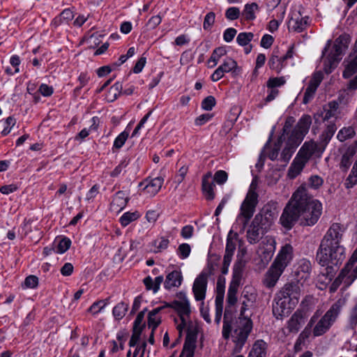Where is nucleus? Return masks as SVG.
Returning <instances> with one entry per match:
<instances>
[{
  "instance_id": "f257e3e1",
  "label": "nucleus",
  "mask_w": 357,
  "mask_h": 357,
  "mask_svg": "<svg viewBox=\"0 0 357 357\" xmlns=\"http://www.w3.org/2000/svg\"><path fill=\"white\" fill-rule=\"evenodd\" d=\"M344 228L339 223H333L321 241L316 259L326 266V275L331 279L345 259V249L340 245Z\"/></svg>"
},
{
  "instance_id": "f03ea898",
  "label": "nucleus",
  "mask_w": 357,
  "mask_h": 357,
  "mask_svg": "<svg viewBox=\"0 0 357 357\" xmlns=\"http://www.w3.org/2000/svg\"><path fill=\"white\" fill-rule=\"evenodd\" d=\"M243 267L244 262L241 259H238L234 265L233 278L227 291V305L223 319L222 337L225 340H228L230 337L233 330V307L237 302L236 294L242 277Z\"/></svg>"
},
{
  "instance_id": "7ed1b4c3",
  "label": "nucleus",
  "mask_w": 357,
  "mask_h": 357,
  "mask_svg": "<svg viewBox=\"0 0 357 357\" xmlns=\"http://www.w3.org/2000/svg\"><path fill=\"white\" fill-rule=\"evenodd\" d=\"M255 301V296L253 294H245L243 296L240 316L233 323V333H231L232 340L235 343L234 351L236 353L241 351L252 329V320L244 314L250 307L252 306Z\"/></svg>"
},
{
  "instance_id": "20e7f679",
  "label": "nucleus",
  "mask_w": 357,
  "mask_h": 357,
  "mask_svg": "<svg viewBox=\"0 0 357 357\" xmlns=\"http://www.w3.org/2000/svg\"><path fill=\"white\" fill-rule=\"evenodd\" d=\"M298 206L300 212L301 225L312 226L319 219L322 213V204L308 193L306 184L301 185L296 190Z\"/></svg>"
},
{
  "instance_id": "39448f33",
  "label": "nucleus",
  "mask_w": 357,
  "mask_h": 357,
  "mask_svg": "<svg viewBox=\"0 0 357 357\" xmlns=\"http://www.w3.org/2000/svg\"><path fill=\"white\" fill-rule=\"evenodd\" d=\"M300 296V288L296 284H286L275 295L273 304V316L277 319L287 316L298 303Z\"/></svg>"
},
{
  "instance_id": "423d86ee",
  "label": "nucleus",
  "mask_w": 357,
  "mask_h": 357,
  "mask_svg": "<svg viewBox=\"0 0 357 357\" xmlns=\"http://www.w3.org/2000/svg\"><path fill=\"white\" fill-rule=\"evenodd\" d=\"M351 42V36L349 34L344 33L339 36L334 42L331 52L326 57H324L326 52L330 45L329 42L322 52V59H324V70L326 73L328 74L342 59V56L348 48Z\"/></svg>"
},
{
  "instance_id": "0eeeda50",
  "label": "nucleus",
  "mask_w": 357,
  "mask_h": 357,
  "mask_svg": "<svg viewBox=\"0 0 357 357\" xmlns=\"http://www.w3.org/2000/svg\"><path fill=\"white\" fill-rule=\"evenodd\" d=\"M257 181L256 179H253L248 192L243 201L241 208L240 213L236 218V222H239L241 224L240 232H243L246 228V226L253 216L255 211L256 206L258 204L259 195L257 192Z\"/></svg>"
},
{
  "instance_id": "6e6552de",
  "label": "nucleus",
  "mask_w": 357,
  "mask_h": 357,
  "mask_svg": "<svg viewBox=\"0 0 357 357\" xmlns=\"http://www.w3.org/2000/svg\"><path fill=\"white\" fill-rule=\"evenodd\" d=\"M343 302L340 299L334 303L324 315L317 322L312 329L314 337L323 335L336 321L342 310Z\"/></svg>"
},
{
  "instance_id": "1a4fd4ad",
  "label": "nucleus",
  "mask_w": 357,
  "mask_h": 357,
  "mask_svg": "<svg viewBox=\"0 0 357 357\" xmlns=\"http://www.w3.org/2000/svg\"><path fill=\"white\" fill-rule=\"evenodd\" d=\"M296 191L284 206L280 218V223L287 230L291 229L298 221L301 222Z\"/></svg>"
},
{
  "instance_id": "9d476101",
  "label": "nucleus",
  "mask_w": 357,
  "mask_h": 357,
  "mask_svg": "<svg viewBox=\"0 0 357 357\" xmlns=\"http://www.w3.org/2000/svg\"><path fill=\"white\" fill-rule=\"evenodd\" d=\"M277 215V203L270 202L260 209L259 213L253 218L252 221L268 231L273 225Z\"/></svg>"
},
{
  "instance_id": "9b49d317",
  "label": "nucleus",
  "mask_w": 357,
  "mask_h": 357,
  "mask_svg": "<svg viewBox=\"0 0 357 357\" xmlns=\"http://www.w3.org/2000/svg\"><path fill=\"white\" fill-rule=\"evenodd\" d=\"M181 301H174L169 303H165V307H171L174 309L178 314L181 324L178 325V330L181 332L186 325V317L190 314L191 310L190 302L185 294L180 293Z\"/></svg>"
},
{
  "instance_id": "f8f14e48",
  "label": "nucleus",
  "mask_w": 357,
  "mask_h": 357,
  "mask_svg": "<svg viewBox=\"0 0 357 357\" xmlns=\"http://www.w3.org/2000/svg\"><path fill=\"white\" fill-rule=\"evenodd\" d=\"M294 49V46L292 45L289 47L285 54L281 55L280 49L278 47L275 48L268 61L269 68L277 73H280L285 66V61L293 57Z\"/></svg>"
},
{
  "instance_id": "ddd939ff",
  "label": "nucleus",
  "mask_w": 357,
  "mask_h": 357,
  "mask_svg": "<svg viewBox=\"0 0 357 357\" xmlns=\"http://www.w3.org/2000/svg\"><path fill=\"white\" fill-rule=\"evenodd\" d=\"M241 68L238 66L236 61L231 57H227L223 63L211 75V80L218 82L224 77L225 73L231 72L234 76L241 73Z\"/></svg>"
},
{
  "instance_id": "4468645a",
  "label": "nucleus",
  "mask_w": 357,
  "mask_h": 357,
  "mask_svg": "<svg viewBox=\"0 0 357 357\" xmlns=\"http://www.w3.org/2000/svg\"><path fill=\"white\" fill-rule=\"evenodd\" d=\"M311 124V116L303 115L299 119L295 128L291 130L289 137L301 143L304 136L308 132Z\"/></svg>"
},
{
  "instance_id": "2eb2a0df",
  "label": "nucleus",
  "mask_w": 357,
  "mask_h": 357,
  "mask_svg": "<svg viewBox=\"0 0 357 357\" xmlns=\"http://www.w3.org/2000/svg\"><path fill=\"white\" fill-rule=\"evenodd\" d=\"M164 178L158 176L154 178H146L139 183V187L142 188V191L149 197H154L161 189Z\"/></svg>"
},
{
  "instance_id": "dca6fc26",
  "label": "nucleus",
  "mask_w": 357,
  "mask_h": 357,
  "mask_svg": "<svg viewBox=\"0 0 357 357\" xmlns=\"http://www.w3.org/2000/svg\"><path fill=\"white\" fill-rule=\"evenodd\" d=\"M208 284V274L204 271L195 280L192 291L196 301L203 302L206 296V291Z\"/></svg>"
},
{
  "instance_id": "f3484780",
  "label": "nucleus",
  "mask_w": 357,
  "mask_h": 357,
  "mask_svg": "<svg viewBox=\"0 0 357 357\" xmlns=\"http://www.w3.org/2000/svg\"><path fill=\"white\" fill-rule=\"evenodd\" d=\"M293 257V248L289 244H286L282 247L278 256L275 259L272 265L284 271L285 268L288 266Z\"/></svg>"
},
{
  "instance_id": "a211bd4d",
  "label": "nucleus",
  "mask_w": 357,
  "mask_h": 357,
  "mask_svg": "<svg viewBox=\"0 0 357 357\" xmlns=\"http://www.w3.org/2000/svg\"><path fill=\"white\" fill-rule=\"evenodd\" d=\"M305 312L302 310H297L290 317L287 324V328L289 333H296L305 323Z\"/></svg>"
},
{
  "instance_id": "6ab92c4d",
  "label": "nucleus",
  "mask_w": 357,
  "mask_h": 357,
  "mask_svg": "<svg viewBox=\"0 0 357 357\" xmlns=\"http://www.w3.org/2000/svg\"><path fill=\"white\" fill-rule=\"evenodd\" d=\"M235 250L236 243L229 234L227 238L225 253L223 257L222 266L221 268V272L224 275H226L228 273L229 267Z\"/></svg>"
},
{
  "instance_id": "aec40b11",
  "label": "nucleus",
  "mask_w": 357,
  "mask_h": 357,
  "mask_svg": "<svg viewBox=\"0 0 357 357\" xmlns=\"http://www.w3.org/2000/svg\"><path fill=\"white\" fill-rule=\"evenodd\" d=\"M266 232L267 231L252 221L246 232L248 242L250 244L257 243Z\"/></svg>"
},
{
  "instance_id": "412c9836",
  "label": "nucleus",
  "mask_w": 357,
  "mask_h": 357,
  "mask_svg": "<svg viewBox=\"0 0 357 357\" xmlns=\"http://www.w3.org/2000/svg\"><path fill=\"white\" fill-rule=\"evenodd\" d=\"M307 17H303L300 13H294L289 20L288 27L296 32L301 33L307 28Z\"/></svg>"
},
{
  "instance_id": "4be33fe9",
  "label": "nucleus",
  "mask_w": 357,
  "mask_h": 357,
  "mask_svg": "<svg viewBox=\"0 0 357 357\" xmlns=\"http://www.w3.org/2000/svg\"><path fill=\"white\" fill-rule=\"evenodd\" d=\"M317 151L320 152L319 145L317 143L314 142H306L300 149L297 156L307 162Z\"/></svg>"
},
{
  "instance_id": "5701e85b",
  "label": "nucleus",
  "mask_w": 357,
  "mask_h": 357,
  "mask_svg": "<svg viewBox=\"0 0 357 357\" xmlns=\"http://www.w3.org/2000/svg\"><path fill=\"white\" fill-rule=\"evenodd\" d=\"M283 272L280 268H277L271 264L264 279L265 287L269 289L275 287Z\"/></svg>"
},
{
  "instance_id": "b1692460",
  "label": "nucleus",
  "mask_w": 357,
  "mask_h": 357,
  "mask_svg": "<svg viewBox=\"0 0 357 357\" xmlns=\"http://www.w3.org/2000/svg\"><path fill=\"white\" fill-rule=\"evenodd\" d=\"M299 144L300 142L289 137L286 146L282 150L279 160L284 163H287Z\"/></svg>"
},
{
  "instance_id": "393cba45",
  "label": "nucleus",
  "mask_w": 357,
  "mask_h": 357,
  "mask_svg": "<svg viewBox=\"0 0 357 357\" xmlns=\"http://www.w3.org/2000/svg\"><path fill=\"white\" fill-rule=\"evenodd\" d=\"M183 281L181 272L179 271H173L168 273L164 282V287L166 289H171L173 287H178Z\"/></svg>"
},
{
  "instance_id": "a878e982",
  "label": "nucleus",
  "mask_w": 357,
  "mask_h": 357,
  "mask_svg": "<svg viewBox=\"0 0 357 357\" xmlns=\"http://www.w3.org/2000/svg\"><path fill=\"white\" fill-rule=\"evenodd\" d=\"M211 173L208 172L203 176L202 181V191L206 198L208 200H213L215 198V192L213 191L215 185L213 182L211 181Z\"/></svg>"
},
{
  "instance_id": "bb28decb",
  "label": "nucleus",
  "mask_w": 357,
  "mask_h": 357,
  "mask_svg": "<svg viewBox=\"0 0 357 357\" xmlns=\"http://www.w3.org/2000/svg\"><path fill=\"white\" fill-rule=\"evenodd\" d=\"M311 270L310 261L305 259H301L296 271L298 280L306 281L310 278Z\"/></svg>"
},
{
  "instance_id": "cd10ccee",
  "label": "nucleus",
  "mask_w": 357,
  "mask_h": 357,
  "mask_svg": "<svg viewBox=\"0 0 357 357\" xmlns=\"http://www.w3.org/2000/svg\"><path fill=\"white\" fill-rule=\"evenodd\" d=\"M267 344L263 340H257L248 354L249 357H266Z\"/></svg>"
},
{
  "instance_id": "c85d7f7f",
  "label": "nucleus",
  "mask_w": 357,
  "mask_h": 357,
  "mask_svg": "<svg viewBox=\"0 0 357 357\" xmlns=\"http://www.w3.org/2000/svg\"><path fill=\"white\" fill-rule=\"evenodd\" d=\"M339 104L336 101H331L324 107V111L321 116L324 121H328L332 118H335L338 114Z\"/></svg>"
},
{
  "instance_id": "c756f323",
  "label": "nucleus",
  "mask_w": 357,
  "mask_h": 357,
  "mask_svg": "<svg viewBox=\"0 0 357 357\" xmlns=\"http://www.w3.org/2000/svg\"><path fill=\"white\" fill-rule=\"evenodd\" d=\"M307 162L296 156L288 170V176L290 178H296L303 169Z\"/></svg>"
},
{
  "instance_id": "7c9ffc66",
  "label": "nucleus",
  "mask_w": 357,
  "mask_h": 357,
  "mask_svg": "<svg viewBox=\"0 0 357 357\" xmlns=\"http://www.w3.org/2000/svg\"><path fill=\"white\" fill-rule=\"evenodd\" d=\"M129 198L123 191L117 192L112 200V206L119 211H121L128 202Z\"/></svg>"
},
{
  "instance_id": "2f4dec72",
  "label": "nucleus",
  "mask_w": 357,
  "mask_h": 357,
  "mask_svg": "<svg viewBox=\"0 0 357 357\" xmlns=\"http://www.w3.org/2000/svg\"><path fill=\"white\" fill-rule=\"evenodd\" d=\"M355 154L356 149L354 147L349 146L347 149L342 156L340 165V169L342 171H347L349 169Z\"/></svg>"
},
{
  "instance_id": "473e14b6",
  "label": "nucleus",
  "mask_w": 357,
  "mask_h": 357,
  "mask_svg": "<svg viewBox=\"0 0 357 357\" xmlns=\"http://www.w3.org/2000/svg\"><path fill=\"white\" fill-rule=\"evenodd\" d=\"M259 11V7L257 3H247L244 6L242 16L247 21H252L256 18L255 13Z\"/></svg>"
},
{
  "instance_id": "72a5a7b5",
  "label": "nucleus",
  "mask_w": 357,
  "mask_h": 357,
  "mask_svg": "<svg viewBox=\"0 0 357 357\" xmlns=\"http://www.w3.org/2000/svg\"><path fill=\"white\" fill-rule=\"evenodd\" d=\"M195 347V340L187 337L179 357H194Z\"/></svg>"
},
{
  "instance_id": "f704fd0d",
  "label": "nucleus",
  "mask_w": 357,
  "mask_h": 357,
  "mask_svg": "<svg viewBox=\"0 0 357 357\" xmlns=\"http://www.w3.org/2000/svg\"><path fill=\"white\" fill-rule=\"evenodd\" d=\"M163 281L164 278L162 275L156 277L154 280L150 276H148L144 279V284L148 290L153 289V292L156 293Z\"/></svg>"
},
{
  "instance_id": "c9c22d12",
  "label": "nucleus",
  "mask_w": 357,
  "mask_h": 357,
  "mask_svg": "<svg viewBox=\"0 0 357 357\" xmlns=\"http://www.w3.org/2000/svg\"><path fill=\"white\" fill-rule=\"evenodd\" d=\"M164 308H165V306H160L153 309L149 313L148 325L150 328H152L153 331H155L160 323V319L156 317V315Z\"/></svg>"
},
{
  "instance_id": "e433bc0d",
  "label": "nucleus",
  "mask_w": 357,
  "mask_h": 357,
  "mask_svg": "<svg viewBox=\"0 0 357 357\" xmlns=\"http://www.w3.org/2000/svg\"><path fill=\"white\" fill-rule=\"evenodd\" d=\"M353 55L354 58L347 65L342 73V76L345 79L349 78L357 72V52Z\"/></svg>"
},
{
  "instance_id": "4c0bfd02",
  "label": "nucleus",
  "mask_w": 357,
  "mask_h": 357,
  "mask_svg": "<svg viewBox=\"0 0 357 357\" xmlns=\"http://www.w3.org/2000/svg\"><path fill=\"white\" fill-rule=\"evenodd\" d=\"M357 184V159L355 162L350 174L346 178L344 186L347 189L352 188Z\"/></svg>"
},
{
  "instance_id": "58836bf2",
  "label": "nucleus",
  "mask_w": 357,
  "mask_h": 357,
  "mask_svg": "<svg viewBox=\"0 0 357 357\" xmlns=\"http://www.w3.org/2000/svg\"><path fill=\"white\" fill-rule=\"evenodd\" d=\"M128 309V304L124 302L119 303L114 306L112 310V314L114 318L117 320H121L126 315Z\"/></svg>"
},
{
  "instance_id": "ea45409f",
  "label": "nucleus",
  "mask_w": 357,
  "mask_h": 357,
  "mask_svg": "<svg viewBox=\"0 0 357 357\" xmlns=\"http://www.w3.org/2000/svg\"><path fill=\"white\" fill-rule=\"evenodd\" d=\"M226 54H227V50L225 47H219L215 48L213 51V53L208 61V63H210L211 62L213 63V64L212 66H211L210 67L213 68V67L217 65L218 61L220 59V58L222 57L223 56L226 55Z\"/></svg>"
},
{
  "instance_id": "a19ab883",
  "label": "nucleus",
  "mask_w": 357,
  "mask_h": 357,
  "mask_svg": "<svg viewBox=\"0 0 357 357\" xmlns=\"http://www.w3.org/2000/svg\"><path fill=\"white\" fill-rule=\"evenodd\" d=\"M139 218L138 212H126L122 215L119 221L123 227L128 226L132 222L137 220Z\"/></svg>"
},
{
  "instance_id": "79ce46f5",
  "label": "nucleus",
  "mask_w": 357,
  "mask_h": 357,
  "mask_svg": "<svg viewBox=\"0 0 357 357\" xmlns=\"http://www.w3.org/2000/svg\"><path fill=\"white\" fill-rule=\"evenodd\" d=\"M355 135V130L354 128L344 127L342 128L337 135V138L340 142H344L348 139L354 137Z\"/></svg>"
},
{
  "instance_id": "37998d69",
  "label": "nucleus",
  "mask_w": 357,
  "mask_h": 357,
  "mask_svg": "<svg viewBox=\"0 0 357 357\" xmlns=\"http://www.w3.org/2000/svg\"><path fill=\"white\" fill-rule=\"evenodd\" d=\"M347 273L342 270L340 271L337 278L333 281L331 284V289L332 291H335L342 283H344L345 287H349L351 284H348L347 282Z\"/></svg>"
},
{
  "instance_id": "c03bdc74",
  "label": "nucleus",
  "mask_w": 357,
  "mask_h": 357,
  "mask_svg": "<svg viewBox=\"0 0 357 357\" xmlns=\"http://www.w3.org/2000/svg\"><path fill=\"white\" fill-rule=\"evenodd\" d=\"M109 298L94 302L89 308L88 311L93 314L100 312L109 303Z\"/></svg>"
},
{
  "instance_id": "a18cd8bd",
  "label": "nucleus",
  "mask_w": 357,
  "mask_h": 357,
  "mask_svg": "<svg viewBox=\"0 0 357 357\" xmlns=\"http://www.w3.org/2000/svg\"><path fill=\"white\" fill-rule=\"evenodd\" d=\"M169 243V239L165 236H161L155 239L153 243L155 248L154 252L157 253L166 250L168 248Z\"/></svg>"
},
{
  "instance_id": "49530a36",
  "label": "nucleus",
  "mask_w": 357,
  "mask_h": 357,
  "mask_svg": "<svg viewBox=\"0 0 357 357\" xmlns=\"http://www.w3.org/2000/svg\"><path fill=\"white\" fill-rule=\"evenodd\" d=\"M122 90V84L116 82L110 87L107 93V100L112 102L117 98V96L121 93Z\"/></svg>"
},
{
  "instance_id": "de8ad7c7",
  "label": "nucleus",
  "mask_w": 357,
  "mask_h": 357,
  "mask_svg": "<svg viewBox=\"0 0 357 357\" xmlns=\"http://www.w3.org/2000/svg\"><path fill=\"white\" fill-rule=\"evenodd\" d=\"M254 34L251 32H241L236 37V43L240 46H246L253 39Z\"/></svg>"
},
{
  "instance_id": "09e8293b",
  "label": "nucleus",
  "mask_w": 357,
  "mask_h": 357,
  "mask_svg": "<svg viewBox=\"0 0 357 357\" xmlns=\"http://www.w3.org/2000/svg\"><path fill=\"white\" fill-rule=\"evenodd\" d=\"M317 318H318V316H317V313H315L310 318V320L308 322L307 326L305 328V329L301 332V333L298 336L300 340H302V341H304L305 339L307 338L310 336V335L311 333V328L313 326L314 324L317 321Z\"/></svg>"
},
{
  "instance_id": "8fccbe9b",
  "label": "nucleus",
  "mask_w": 357,
  "mask_h": 357,
  "mask_svg": "<svg viewBox=\"0 0 357 357\" xmlns=\"http://www.w3.org/2000/svg\"><path fill=\"white\" fill-rule=\"evenodd\" d=\"M128 136L129 132L126 130L121 132L114 139L112 149L114 150L121 149L124 145Z\"/></svg>"
},
{
  "instance_id": "3c124183",
  "label": "nucleus",
  "mask_w": 357,
  "mask_h": 357,
  "mask_svg": "<svg viewBox=\"0 0 357 357\" xmlns=\"http://www.w3.org/2000/svg\"><path fill=\"white\" fill-rule=\"evenodd\" d=\"M220 259V257L218 255H212L211 257V259L208 263V271H205L208 274V277L209 275H213L214 271L216 267L218 266L219 261Z\"/></svg>"
},
{
  "instance_id": "603ef678",
  "label": "nucleus",
  "mask_w": 357,
  "mask_h": 357,
  "mask_svg": "<svg viewBox=\"0 0 357 357\" xmlns=\"http://www.w3.org/2000/svg\"><path fill=\"white\" fill-rule=\"evenodd\" d=\"M191 247L189 244L184 243L178 245L177 249V255L181 259H186L189 257Z\"/></svg>"
},
{
  "instance_id": "864d4df0",
  "label": "nucleus",
  "mask_w": 357,
  "mask_h": 357,
  "mask_svg": "<svg viewBox=\"0 0 357 357\" xmlns=\"http://www.w3.org/2000/svg\"><path fill=\"white\" fill-rule=\"evenodd\" d=\"M70 245L71 241L70 238L63 237L59 241L56 252L57 253L63 254L70 248Z\"/></svg>"
},
{
  "instance_id": "5fc2aeb1",
  "label": "nucleus",
  "mask_w": 357,
  "mask_h": 357,
  "mask_svg": "<svg viewBox=\"0 0 357 357\" xmlns=\"http://www.w3.org/2000/svg\"><path fill=\"white\" fill-rule=\"evenodd\" d=\"M324 183L323 178L318 175H312L308 178V186L313 189H318Z\"/></svg>"
},
{
  "instance_id": "6e6d98bb",
  "label": "nucleus",
  "mask_w": 357,
  "mask_h": 357,
  "mask_svg": "<svg viewBox=\"0 0 357 357\" xmlns=\"http://www.w3.org/2000/svg\"><path fill=\"white\" fill-rule=\"evenodd\" d=\"M285 83V79L283 77H273L269 78L267 81L266 86L268 89H275V87H279L284 85Z\"/></svg>"
},
{
  "instance_id": "4d7b16f0",
  "label": "nucleus",
  "mask_w": 357,
  "mask_h": 357,
  "mask_svg": "<svg viewBox=\"0 0 357 357\" xmlns=\"http://www.w3.org/2000/svg\"><path fill=\"white\" fill-rule=\"evenodd\" d=\"M349 324L351 328L354 329L357 325V301L350 311Z\"/></svg>"
},
{
  "instance_id": "13d9d810",
  "label": "nucleus",
  "mask_w": 357,
  "mask_h": 357,
  "mask_svg": "<svg viewBox=\"0 0 357 357\" xmlns=\"http://www.w3.org/2000/svg\"><path fill=\"white\" fill-rule=\"evenodd\" d=\"M332 137L333 136L323 131L321 135L319 136V144H318L321 153L324 151Z\"/></svg>"
},
{
  "instance_id": "bf43d9fd",
  "label": "nucleus",
  "mask_w": 357,
  "mask_h": 357,
  "mask_svg": "<svg viewBox=\"0 0 357 357\" xmlns=\"http://www.w3.org/2000/svg\"><path fill=\"white\" fill-rule=\"evenodd\" d=\"M317 89L308 84L304 93L303 103L306 105L314 98Z\"/></svg>"
},
{
  "instance_id": "052dcab7",
  "label": "nucleus",
  "mask_w": 357,
  "mask_h": 357,
  "mask_svg": "<svg viewBox=\"0 0 357 357\" xmlns=\"http://www.w3.org/2000/svg\"><path fill=\"white\" fill-rule=\"evenodd\" d=\"M240 15V10L237 7H230L225 12V17L229 20H235L239 17Z\"/></svg>"
},
{
  "instance_id": "680f3d73",
  "label": "nucleus",
  "mask_w": 357,
  "mask_h": 357,
  "mask_svg": "<svg viewBox=\"0 0 357 357\" xmlns=\"http://www.w3.org/2000/svg\"><path fill=\"white\" fill-rule=\"evenodd\" d=\"M215 105V99L212 96L205 98L202 102V108L206 111H211Z\"/></svg>"
},
{
  "instance_id": "e2e57ef3",
  "label": "nucleus",
  "mask_w": 357,
  "mask_h": 357,
  "mask_svg": "<svg viewBox=\"0 0 357 357\" xmlns=\"http://www.w3.org/2000/svg\"><path fill=\"white\" fill-rule=\"evenodd\" d=\"M73 17V13L69 8L64 9L58 16V19H59V23L68 22L72 20Z\"/></svg>"
},
{
  "instance_id": "0e129e2a",
  "label": "nucleus",
  "mask_w": 357,
  "mask_h": 357,
  "mask_svg": "<svg viewBox=\"0 0 357 357\" xmlns=\"http://www.w3.org/2000/svg\"><path fill=\"white\" fill-rule=\"evenodd\" d=\"M323 79V74L321 71L315 72L312 74L311 79L310 80L309 85L317 89Z\"/></svg>"
},
{
  "instance_id": "69168bd1",
  "label": "nucleus",
  "mask_w": 357,
  "mask_h": 357,
  "mask_svg": "<svg viewBox=\"0 0 357 357\" xmlns=\"http://www.w3.org/2000/svg\"><path fill=\"white\" fill-rule=\"evenodd\" d=\"M227 178L228 174L225 171L218 170L214 174L213 181L219 185H222L227 181Z\"/></svg>"
},
{
  "instance_id": "338daca9",
  "label": "nucleus",
  "mask_w": 357,
  "mask_h": 357,
  "mask_svg": "<svg viewBox=\"0 0 357 357\" xmlns=\"http://www.w3.org/2000/svg\"><path fill=\"white\" fill-rule=\"evenodd\" d=\"M38 284V278L36 275H31L26 277L24 282L26 288L34 289Z\"/></svg>"
},
{
  "instance_id": "774afa93",
  "label": "nucleus",
  "mask_w": 357,
  "mask_h": 357,
  "mask_svg": "<svg viewBox=\"0 0 357 357\" xmlns=\"http://www.w3.org/2000/svg\"><path fill=\"white\" fill-rule=\"evenodd\" d=\"M215 15L213 12H210L206 14L204 17L203 28L205 30L209 29L214 24Z\"/></svg>"
}]
</instances>
